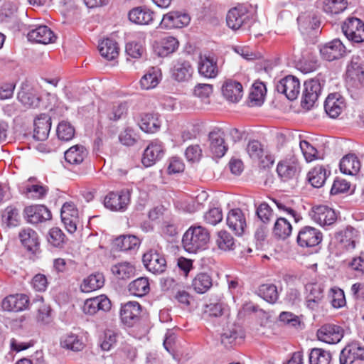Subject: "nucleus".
Segmentation results:
<instances>
[{
  "mask_svg": "<svg viewBox=\"0 0 364 364\" xmlns=\"http://www.w3.org/2000/svg\"><path fill=\"white\" fill-rule=\"evenodd\" d=\"M210 240L208 231L202 226H191L184 233L182 244L189 253H197L206 248Z\"/></svg>",
  "mask_w": 364,
  "mask_h": 364,
  "instance_id": "nucleus-1",
  "label": "nucleus"
},
{
  "mask_svg": "<svg viewBox=\"0 0 364 364\" xmlns=\"http://www.w3.org/2000/svg\"><path fill=\"white\" fill-rule=\"evenodd\" d=\"M253 21L252 14L243 6L231 9L226 16L227 25L233 31L249 29Z\"/></svg>",
  "mask_w": 364,
  "mask_h": 364,
  "instance_id": "nucleus-2",
  "label": "nucleus"
},
{
  "mask_svg": "<svg viewBox=\"0 0 364 364\" xmlns=\"http://www.w3.org/2000/svg\"><path fill=\"white\" fill-rule=\"evenodd\" d=\"M301 105L306 109L313 107L321 92V85L318 79H310L304 85Z\"/></svg>",
  "mask_w": 364,
  "mask_h": 364,
  "instance_id": "nucleus-3",
  "label": "nucleus"
},
{
  "mask_svg": "<svg viewBox=\"0 0 364 364\" xmlns=\"http://www.w3.org/2000/svg\"><path fill=\"white\" fill-rule=\"evenodd\" d=\"M342 31L351 42H364V22L355 17L348 18L342 26Z\"/></svg>",
  "mask_w": 364,
  "mask_h": 364,
  "instance_id": "nucleus-4",
  "label": "nucleus"
},
{
  "mask_svg": "<svg viewBox=\"0 0 364 364\" xmlns=\"http://www.w3.org/2000/svg\"><path fill=\"white\" fill-rule=\"evenodd\" d=\"M322 240L323 234L318 229L307 225L299 231L296 242L301 247L310 248L318 245Z\"/></svg>",
  "mask_w": 364,
  "mask_h": 364,
  "instance_id": "nucleus-5",
  "label": "nucleus"
},
{
  "mask_svg": "<svg viewBox=\"0 0 364 364\" xmlns=\"http://www.w3.org/2000/svg\"><path fill=\"white\" fill-rule=\"evenodd\" d=\"M276 90L283 94L289 100H294L300 92V82L293 75H288L279 80L275 85Z\"/></svg>",
  "mask_w": 364,
  "mask_h": 364,
  "instance_id": "nucleus-6",
  "label": "nucleus"
},
{
  "mask_svg": "<svg viewBox=\"0 0 364 364\" xmlns=\"http://www.w3.org/2000/svg\"><path fill=\"white\" fill-rule=\"evenodd\" d=\"M343 334L344 331L342 327L331 323L322 326L316 333L319 341L328 344L338 343L343 337Z\"/></svg>",
  "mask_w": 364,
  "mask_h": 364,
  "instance_id": "nucleus-7",
  "label": "nucleus"
},
{
  "mask_svg": "<svg viewBox=\"0 0 364 364\" xmlns=\"http://www.w3.org/2000/svg\"><path fill=\"white\" fill-rule=\"evenodd\" d=\"M359 232L351 226L346 227L336 233L335 238L341 248L346 251H352L359 241Z\"/></svg>",
  "mask_w": 364,
  "mask_h": 364,
  "instance_id": "nucleus-8",
  "label": "nucleus"
},
{
  "mask_svg": "<svg viewBox=\"0 0 364 364\" xmlns=\"http://www.w3.org/2000/svg\"><path fill=\"white\" fill-rule=\"evenodd\" d=\"M129 201V192L128 191L110 192L105 196L104 205L111 210H124Z\"/></svg>",
  "mask_w": 364,
  "mask_h": 364,
  "instance_id": "nucleus-9",
  "label": "nucleus"
},
{
  "mask_svg": "<svg viewBox=\"0 0 364 364\" xmlns=\"http://www.w3.org/2000/svg\"><path fill=\"white\" fill-rule=\"evenodd\" d=\"M191 18L187 13L180 11H172L164 15L160 23L161 28L171 29L182 28L189 24Z\"/></svg>",
  "mask_w": 364,
  "mask_h": 364,
  "instance_id": "nucleus-10",
  "label": "nucleus"
},
{
  "mask_svg": "<svg viewBox=\"0 0 364 364\" xmlns=\"http://www.w3.org/2000/svg\"><path fill=\"white\" fill-rule=\"evenodd\" d=\"M311 218L321 226L333 224L337 215L334 210L326 205H318L312 208L309 212Z\"/></svg>",
  "mask_w": 364,
  "mask_h": 364,
  "instance_id": "nucleus-11",
  "label": "nucleus"
},
{
  "mask_svg": "<svg viewBox=\"0 0 364 364\" xmlns=\"http://www.w3.org/2000/svg\"><path fill=\"white\" fill-rule=\"evenodd\" d=\"M143 263L146 268L154 274L163 273L166 268V261L164 255L153 250L143 255Z\"/></svg>",
  "mask_w": 364,
  "mask_h": 364,
  "instance_id": "nucleus-12",
  "label": "nucleus"
},
{
  "mask_svg": "<svg viewBox=\"0 0 364 364\" xmlns=\"http://www.w3.org/2000/svg\"><path fill=\"white\" fill-rule=\"evenodd\" d=\"M356 360H364V347L358 342L348 344L340 353V364H352Z\"/></svg>",
  "mask_w": 364,
  "mask_h": 364,
  "instance_id": "nucleus-13",
  "label": "nucleus"
},
{
  "mask_svg": "<svg viewBox=\"0 0 364 364\" xmlns=\"http://www.w3.org/2000/svg\"><path fill=\"white\" fill-rule=\"evenodd\" d=\"M321 57L328 61L341 58L346 53V47L338 38L326 43L320 48Z\"/></svg>",
  "mask_w": 364,
  "mask_h": 364,
  "instance_id": "nucleus-14",
  "label": "nucleus"
},
{
  "mask_svg": "<svg viewBox=\"0 0 364 364\" xmlns=\"http://www.w3.org/2000/svg\"><path fill=\"white\" fill-rule=\"evenodd\" d=\"M209 149L213 156L221 158L228 150L224 139V133L220 129H215L208 134Z\"/></svg>",
  "mask_w": 364,
  "mask_h": 364,
  "instance_id": "nucleus-15",
  "label": "nucleus"
},
{
  "mask_svg": "<svg viewBox=\"0 0 364 364\" xmlns=\"http://www.w3.org/2000/svg\"><path fill=\"white\" fill-rule=\"evenodd\" d=\"M198 73L206 78H215L219 73L217 60L209 55H200L198 61Z\"/></svg>",
  "mask_w": 364,
  "mask_h": 364,
  "instance_id": "nucleus-16",
  "label": "nucleus"
},
{
  "mask_svg": "<svg viewBox=\"0 0 364 364\" xmlns=\"http://www.w3.org/2000/svg\"><path fill=\"white\" fill-rule=\"evenodd\" d=\"M24 215L27 221L32 224H38L51 218L50 211L43 205H35L26 207Z\"/></svg>",
  "mask_w": 364,
  "mask_h": 364,
  "instance_id": "nucleus-17",
  "label": "nucleus"
},
{
  "mask_svg": "<svg viewBox=\"0 0 364 364\" xmlns=\"http://www.w3.org/2000/svg\"><path fill=\"white\" fill-rule=\"evenodd\" d=\"M246 151L251 159L257 160L264 165L268 163L273 164L272 156L264 148V146L257 140H252L247 144Z\"/></svg>",
  "mask_w": 364,
  "mask_h": 364,
  "instance_id": "nucleus-18",
  "label": "nucleus"
},
{
  "mask_svg": "<svg viewBox=\"0 0 364 364\" xmlns=\"http://www.w3.org/2000/svg\"><path fill=\"white\" fill-rule=\"evenodd\" d=\"M345 107L344 99L338 93L328 95L324 102L325 112L331 118H337Z\"/></svg>",
  "mask_w": 364,
  "mask_h": 364,
  "instance_id": "nucleus-19",
  "label": "nucleus"
},
{
  "mask_svg": "<svg viewBox=\"0 0 364 364\" xmlns=\"http://www.w3.org/2000/svg\"><path fill=\"white\" fill-rule=\"evenodd\" d=\"M305 289L307 292L306 306L311 310H316L323 298V287L318 284L309 283L305 286Z\"/></svg>",
  "mask_w": 364,
  "mask_h": 364,
  "instance_id": "nucleus-20",
  "label": "nucleus"
},
{
  "mask_svg": "<svg viewBox=\"0 0 364 364\" xmlns=\"http://www.w3.org/2000/svg\"><path fill=\"white\" fill-rule=\"evenodd\" d=\"M227 225L237 235H242L246 228V219L242 211L239 208L229 211L227 216Z\"/></svg>",
  "mask_w": 364,
  "mask_h": 364,
  "instance_id": "nucleus-21",
  "label": "nucleus"
},
{
  "mask_svg": "<svg viewBox=\"0 0 364 364\" xmlns=\"http://www.w3.org/2000/svg\"><path fill=\"white\" fill-rule=\"evenodd\" d=\"M48 188L37 182L35 178H30L22 186V193L28 198L41 199L45 197Z\"/></svg>",
  "mask_w": 364,
  "mask_h": 364,
  "instance_id": "nucleus-22",
  "label": "nucleus"
},
{
  "mask_svg": "<svg viewBox=\"0 0 364 364\" xmlns=\"http://www.w3.org/2000/svg\"><path fill=\"white\" fill-rule=\"evenodd\" d=\"M164 155V149L159 141L150 143L144 151L141 162L146 167L154 165Z\"/></svg>",
  "mask_w": 364,
  "mask_h": 364,
  "instance_id": "nucleus-23",
  "label": "nucleus"
},
{
  "mask_svg": "<svg viewBox=\"0 0 364 364\" xmlns=\"http://www.w3.org/2000/svg\"><path fill=\"white\" fill-rule=\"evenodd\" d=\"M51 127V118L48 114H41L34 120L33 138L38 141L48 139Z\"/></svg>",
  "mask_w": 364,
  "mask_h": 364,
  "instance_id": "nucleus-24",
  "label": "nucleus"
},
{
  "mask_svg": "<svg viewBox=\"0 0 364 364\" xmlns=\"http://www.w3.org/2000/svg\"><path fill=\"white\" fill-rule=\"evenodd\" d=\"M28 301L26 294L9 295L2 301L1 306L5 311H20L28 307Z\"/></svg>",
  "mask_w": 364,
  "mask_h": 364,
  "instance_id": "nucleus-25",
  "label": "nucleus"
},
{
  "mask_svg": "<svg viewBox=\"0 0 364 364\" xmlns=\"http://www.w3.org/2000/svg\"><path fill=\"white\" fill-rule=\"evenodd\" d=\"M141 313V306L137 301H129L124 304L120 311L122 322L128 326H132L138 319Z\"/></svg>",
  "mask_w": 364,
  "mask_h": 364,
  "instance_id": "nucleus-26",
  "label": "nucleus"
},
{
  "mask_svg": "<svg viewBox=\"0 0 364 364\" xmlns=\"http://www.w3.org/2000/svg\"><path fill=\"white\" fill-rule=\"evenodd\" d=\"M27 37L30 41L43 44L52 43L55 38L53 32L46 26H39L31 30Z\"/></svg>",
  "mask_w": 364,
  "mask_h": 364,
  "instance_id": "nucleus-27",
  "label": "nucleus"
},
{
  "mask_svg": "<svg viewBox=\"0 0 364 364\" xmlns=\"http://www.w3.org/2000/svg\"><path fill=\"white\" fill-rule=\"evenodd\" d=\"M222 93L227 100L237 102L242 97V86L237 81L227 80L222 86Z\"/></svg>",
  "mask_w": 364,
  "mask_h": 364,
  "instance_id": "nucleus-28",
  "label": "nucleus"
},
{
  "mask_svg": "<svg viewBox=\"0 0 364 364\" xmlns=\"http://www.w3.org/2000/svg\"><path fill=\"white\" fill-rule=\"evenodd\" d=\"M17 97L23 105L31 108L38 107L41 102L36 90L28 85H23L21 87Z\"/></svg>",
  "mask_w": 364,
  "mask_h": 364,
  "instance_id": "nucleus-29",
  "label": "nucleus"
},
{
  "mask_svg": "<svg viewBox=\"0 0 364 364\" xmlns=\"http://www.w3.org/2000/svg\"><path fill=\"white\" fill-rule=\"evenodd\" d=\"M300 169L298 161L294 159L279 162L277 167V172L283 181H287L296 176Z\"/></svg>",
  "mask_w": 364,
  "mask_h": 364,
  "instance_id": "nucleus-30",
  "label": "nucleus"
},
{
  "mask_svg": "<svg viewBox=\"0 0 364 364\" xmlns=\"http://www.w3.org/2000/svg\"><path fill=\"white\" fill-rule=\"evenodd\" d=\"M154 13L144 7H136L129 12V19L140 25H147L153 21Z\"/></svg>",
  "mask_w": 364,
  "mask_h": 364,
  "instance_id": "nucleus-31",
  "label": "nucleus"
},
{
  "mask_svg": "<svg viewBox=\"0 0 364 364\" xmlns=\"http://www.w3.org/2000/svg\"><path fill=\"white\" fill-rule=\"evenodd\" d=\"M105 284V277L102 273L95 272L85 278L80 285L83 292H90L102 288Z\"/></svg>",
  "mask_w": 364,
  "mask_h": 364,
  "instance_id": "nucleus-32",
  "label": "nucleus"
},
{
  "mask_svg": "<svg viewBox=\"0 0 364 364\" xmlns=\"http://www.w3.org/2000/svg\"><path fill=\"white\" fill-rule=\"evenodd\" d=\"M192 73L193 68L188 61H178L172 69V77L178 82L188 81Z\"/></svg>",
  "mask_w": 364,
  "mask_h": 364,
  "instance_id": "nucleus-33",
  "label": "nucleus"
},
{
  "mask_svg": "<svg viewBox=\"0 0 364 364\" xmlns=\"http://www.w3.org/2000/svg\"><path fill=\"white\" fill-rule=\"evenodd\" d=\"M139 127L146 133H154L161 127V120L157 113H148L144 114L139 123Z\"/></svg>",
  "mask_w": 364,
  "mask_h": 364,
  "instance_id": "nucleus-34",
  "label": "nucleus"
},
{
  "mask_svg": "<svg viewBox=\"0 0 364 364\" xmlns=\"http://www.w3.org/2000/svg\"><path fill=\"white\" fill-rule=\"evenodd\" d=\"M99 51L104 58L113 60L118 57L119 48L115 41L106 38L100 43Z\"/></svg>",
  "mask_w": 364,
  "mask_h": 364,
  "instance_id": "nucleus-35",
  "label": "nucleus"
},
{
  "mask_svg": "<svg viewBox=\"0 0 364 364\" xmlns=\"http://www.w3.org/2000/svg\"><path fill=\"white\" fill-rule=\"evenodd\" d=\"M360 163L355 154H348L342 158L340 162V170L348 175H355L360 168Z\"/></svg>",
  "mask_w": 364,
  "mask_h": 364,
  "instance_id": "nucleus-36",
  "label": "nucleus"
},
{
  "mask_svg": "<svg viewBox=\"0 0 364 364\" xmlns=\"http://www.w3.org/2000/svg\"><path fill=\"white\" fill-rule=\"evenodd\" d=\"M299 29L304 34H308L311 31L316 30L319 26V21L317 18L310 14L304 13L297 18Z\"/></svg>",
  "mask_w": 364,
  "mask_h": 364,
  "instance_id": "nucleus-37",
  "label": "nucleus"
},
{
  "mask_svg": "<svg viewBox=\"0 0 364 364\" xmlns=\"http://www.w3.org/2000/svg\"><path fill=\"white\" fill-rule=\"evenodd\" d=\"M161 79V71L160 68L152 67L140 80L141 87L144 90L152 89L157 86Z\"/></svg>",
  "mask_w": 364,
  "mask_h": 364,
  "instance_id": "nucleus-38",
  "label": "nucleus"
},
{
  "mask_svg": "<svg viewBox=\"0 0 364 364\" xmlns=\"http://www.w3.org/2000/svg\"><path fill=\"white\" fill-rule=\"evenodd\" d=\"M213 286V279L208 273H198L193 279L191 287L198 294H204Z\"/></svg>",
  "mask_w": 364,
  "mask_h": 364,
  "instance_id": "nucleus-39",
  "label": "nucleus"
},
{
  "mask_svg": "<svg viewBox=\"0 0 364 364\" xmlns=\"http://www.w3.org/2000/svg\"><path fill=\"white\" fill-rule=\"evenodd\" d=\"M87 155V150L83 146L75 145L65 152V159L70 164L77 165L84 161Z\"/></svg>",
  "mask_w": 364,
  "mask_h": 364,
  "instance_id": "nucleus-40",
  "label": "nucleus"
},
{
  "mask_svg": "<svg viewBox=\"0 0 364 364\" xmlns=\"http://www.w3.org/2000/svg\"><path fill=\"white\" fill-rule=\"evenodd\" d=\"M224 304L220 302L210 303L203 306L201 317L203 319L214 322L215 318H220L223 315Z\"/></svg>",
  "mask_w": 364,
  "mask_h": 364,
  "instance_id": "nucleus-41",
  "label": "nucleus"
},
{
  "mask_svg": "<svg viewBox=\"0 0 364 364\" xmlns=\"http://www.w3.org/2000/svg\"><path fill=\"white\" fill-rule=\"evenodd\" d=\"M19 238L22 245L31 252H35L38 246L37 233L31 228L23 229L19 232Z\"/></svg>",
  "mask_w": 364,
  "mask_h": 364,
  "instance_id": "nucleus-42",
  "label": "nucleus"
},
{
  "mask_svg": "<svg viewBox=\"0 0 364 364\" xmlns=\"http://www.w3.org/2000/svg\"><path fill=\"white\" fill-rule=\"evenodd\" d=\"M347 73L351 78L364 85V64L362 63L358 56L352 58L350 63L348 66Z\"/></svg>",
  "mask_w": 364,
  "mask_h": 364,
  "instance_id": "nucleus-43",
  "label": "nucleus"
},
{
  "mask_svg": "<svg viewBox=\"0 0 364 364\" xmlns=\"http://www.w3.org/2000/svg\"><path fill=\"white\" fill-rule=\"evenodd\" d=\"M129 291L131 294L141 297L147 294L150 291V285L148 278L139 277L132 281L129 284Z\"/></svg>",
  "mask_w": 364,
  "mask_h": 364,
  "instance_id": "nucleus-44",
  "label": "nucleus"
},
{
  "mask_svg": "<svg viewBox=\"0 0 364 364\" xmlns=\"http://www.w3.org/2000/svg\"><path fill=\"white\" fill-rule=\"evenodd\" d=\"M139 240L134 235H121L117 237L114 242V247L121 251H127L137 247Z\"/></svg>",
  "mask_w": 364,
  "mask_h": 364,
  "instance_id": "nucleus-45",
  "label": "nucleus"
},
{
  "mask_svg": "<svg viewBox=\"0 0 364 364\" xmlns=\"http://www.w3.org/2000/svg\"><path fill=\"white\" fill-rule=\"evenodd\" d=\"M327 178V171L322 166H317L312 168L308 173V180L312 186L321 187Z\"/></svg>",
  "mask_w": 364,
  "mask_h": 364,
  "instance_id": "nucleus-46",
  "label": "nucleus"
},
{
  "mask_svg": "<svg viewBox=\"0 0 364 364\" xmlns=\"http://www.w3.org/2000/svg\"><path fill=\"white\" fill-rule=\"evenodd\" d=\"M240 327L234 323L228 325L226 328L223 329L220 336L222 344L225 347L232 346L236 339L240 336Z\"/></svg>",
  "mask_w": 364,
  "mask_h": 364,
  "instance_id": "nucleus-47",
  "label": "nucleus"
},
{
  "mask_svg": "<svg viewBox=\"0 0 364 364\" xmlns=\"http://www.w3.org/2000/svg\"><path fill=\"white\" fill-rule=\"evenodd\" d=\"M60 346L73 351H80L84 348V344L79 337L74 333H68L62 336Z\"/></svg>",
  "mask_w": 364,
  "mask_h": 364,
  "instance_id": "nucleus-48",
  "label": "nucleus"
},
{
  "mask_svg": "<svg viewBox=\"0 0 364 364\" xmlns=\"http://www.w3.org/2000/svg\"><path fill=\"white\" fill-rule=\"evenodd\" d=\"M291 225L286 218L282 217L277 218L273 229V233L275 236L284 240L291 235Z\"/></svg>",
  "mask_w": 364,
  "mask_h": 364,
  "instance_id": "nucleus-49",
  "label": "nucleus"
},
{
  "mask_svg": "<svg viewBox=\"0 0 364 364\" xmlns=\"http://www.w3.org/2000/svg\"><path fill=\"white\" fill-rule=\"evenodd\" d=\"M267 90L262 82H255L250 92L249 98L254 105H260L263 103Z\"/></svg>",
  "mask_w": 364,
  "mask_h": 364,
  "instance_id": "nucleus-50",
  "label": "nucleus"
},
{
  "mask_svg": "<svg viewBox=\"0 0 364 364\" xmlns=\"http://www.w3.org/2000/svg\"><path fill=\"white\" fill-rule=\"evenodd\" d=\"M216 243L218 248L224 251L234 250L236 247L235 239L230 233L225 230L220 231L218 233Z\"/></svg>",
  "mask_w": 364,
  "mask_h": 364,
  "instance_id": "nucleus-51",
  "label": "nucleus"
},
{
  "mask_svg": "<svg viewBox=\"0 0 364 364\" xmlns=\"http://www.w3.org/2000/svg\"><path fill=\"white\" fill-rule=\"evenodd\" d=\"M258 294L265 301L274 304L279 298L277 287L273 284H262L258 289Z\"/></svg>",
  "mask_w": 364,
  "mask_h": 364,
  "instance_id": "nucleus-52",
  "label": "nucleus"
},
{
  "mask_svg": "<svg viewBox=\"0 0 364 364\" xmlns=\"http://www.w3.org/2000/svg\"><path fill=\"white\" fill-rule=\"evenodd\" d=\"M309 364H329L331 355L322 348H313L309 353Z\"/></svg>",
  "mask_w": 364,
  "mask_h": 364,
  "instance_id": "nucleus-53",
  "label": "nucleus"
},
{
  "mask_svg": "<svg viewBox=\"0 0 364 364\" xmlns=\"http://www.w3.org/2000/svg\"><path fill=\"white\" fill-rule=\"evenodd\" d=\"M134 266L127 262L118 263L112 267V273L122 279L129 278L134 274Z\"/></svg>",
  "mask_w": 364,
  "mask_h": 364,
  "instance_id": "nucleus-54",
  "label": "nucleus"
},
{
  "mask_svg": "<svg viewBox=\"0 0 364 364\" xmlns=\"http://www.w3.org/2000/svg\"><path fill=\"white\" fill-rule=\"evenodd\" d=\"M347 8L346 0H324L323 9L326 13L338 14Z\"/></svg>",
  "mask_w": 364,
  "mask_h": 364,
  "instance_id": "nucleus-55",
  "label": "nucleus"
},
{
  "mask_svg": "<svg viewBox=\"0 0 364 364\" xmlns=\"http://www.w3.org/2000/svg\"><path fill=\"white\" fill-rule=\"evenodd\" d=\"M57 136L62 141H69L72 139L75 135L74 127L67 122H61L57 127Z\"/></svg>",
  "mask_w": 364,
  "mask_h": 364,
  "instance_id": "nucleus-56",
  "label": "nucleus"
},
{
  "mask_svg": "<svg viewBox=\"0 0 364 364\" xmlns=\"http://www.w3.org/2000/svg\"><path fill=\"white\" fill-rule=\"evenodd\" d=\"M2 219L7 226H16L20 219L18 209L12 206L7 207L3 213Z\"/></svg>",
  "mask_w": 364,
  "mask_h": 364,
  "instance_id": "nucleus-57",
  "label": "nucleus"
},
{
  "mask_svg": "<svg viewBox=\"0 0 364 364\" xmlns=\"http://www.w3.org/2000/svg\"><path fill=\"white\" fill-rule=\"evenodd\" d=\"M299 146L307 162H311L319 158L316 149L311 145L307 141H301Z\"/></svg>",
  "mask_w": 364,
  "mask_h": 364,
  "instance_id": "nucleus-58",
  "label": "nucleus"
},
{
  "mask_svg": "<svg viewBox=\"0 0 364 364\" xmlns=\"http://www.w3.org/2000/svg\"><path fill=\"white\" fill-rule=\"evenodd\" d=\"M65 235L58 228H53L48 233V240L54 247H60L64 242Z\"/></svg>",
  "mask_w": 364,
  "mask_h": 364,
  "instance_id": "nucleus-59",
  "label": "nucleus"
},
{
  "mask_svg": "<svg viewBox=\"0 0 364 364\" xmlns=\"http://www.w3.org/2000/svg\"><path fill=\"white\" fill-rule=\"evenodd\" d=\"M213 90L210 84H198L193 89V95L203 100H206L212 95Z\"/></svg>",
  "mask_w": 364,
  "mask_h": 364,
  "instance_id": "nucleus-60",
  "label": "nucleus"
},
{
  "mask_svg": "<svg viewBox=\"0 0 364 364\" xmlns=\"http://www.w3.org/2000/svg\"><path fill=\"white\" fill-rule=\"evenodd\" d=\"M119 139L125 146H133L137 141V136L131 128H127L122 132Z\"/></svg>",
  "mask_w": 364,
  "mask_h": 364,
  "instance_id": "nucleus-61",
  "label": "nucleus"
},
{
  "mask_svg": "<svg viewBox=\"0 0 364 364\" xmlns=\"http://www.w3.org/2000/svg\"><path fill=\"white\" fill-rule=\"evenodd\" d=\"M204 219L207 223L215 225L223 219L222 210L219 208H210L204 215Z\"/></svg>",
  "mask_w": 364,
  "mask_h": 364,
  "instance_id": "nucleus-62",
  "label": "nucleus"
},
{
  "mask_svg": "<svg viewBox=\"0 0 364 364\" xmlns=\"http://www.w3.org/2000/svg\"><path fill=\"white\" fill-rule=\"evenodd\" d=\"M178 47V41L172 36L165 38L162 41L161 54L166 55L173 53Z\"/></svg>",
  "mask_w": 364,
  "mask_h": 364,
  "instance_id": "nucleus-63",
  "label": "nucleus"
},
{
  "mask_svg": "<svg viewBox=\"0 0 364 364\" xmlns=\"http://www.w3.org/2000/svg\"><path fill=\"white\" fill-rule=\"evenodd\" d=\"M258 218L264 223H269L273 218V212L269 205L266 203H261L257 209Z\"/></svg>",
  "mask_w": 364,
  "mask_h": 364,
  "instance_id": "nucleus-64",
  "label": "nucleus"
}]
</instances>
